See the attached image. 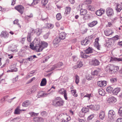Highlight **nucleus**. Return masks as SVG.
<instances>
[{
    "instance_id": "nucleus-1",
    "label": "nucleus",
    "mask_w": 122,
    "mask_h": 122,
    "mask_svg": "<svg viewBox=\"0 0 122 122\" xmlns=\"http://www.w3.org/2000/svg\"><path fill=\"white\" fill-rule=\"evenodd\" d=\"M48 46V43L44 41H42L41 43L37 44L35 46L36 51L38 52L41 51L44 48Z\"/></svg>"
},
{
    "instance_id": "nucleus-2",
    "label": "nucleus",
    "mask_w": 122,
    "mask_h": 122,
    "mask_svg": "<svg viewBox=\"0 0 122 122\" xmlns=\"http://www.w3.org/2000/svg\"><path fill=\"white\" fill-rule=\"evenodd\" d=\"M64 101L60 97L56 98L53 101V105L55 106L58 107L63 106Z\"/></svg>"
},
{
    "instance_id": "nucleus-3",
    "label": "nucleus",
    "mask_w": 122,
    "mask_h": 122,
    "mask_svg": "<svg viewBox=\"0 0 122 122\" xmlns=\"http://www.w3.org/2000/svg\"><path fill=\"white\" fill-rule=\"evenodd\" d=\"M106 12L107 15L108 17H111L114 14L113 9L109 7L107 8L106 10Z\"/></svg>"
},
{
    "instance_id": "nucleus-4",
    "label": "nucleus",
    "mask_w": 122,
    "mask_h": 122,
    "mask_svg": "<svg viewBox=\"0 0 122 122\" xmlns=\"http://www.w3.org/2000/svg\"><path fill=\"white\" fill-rule=\"evenodd\" d=\"M114 65L112 64H109L107 65L105 68V70L107 72L110 73H113V67Z\"/></svg>"
},
{
    "instance_id": "nucleus-5",
    "label": "nucleus",
    "mask_w": 122,
    "mask_h": 122,
    "mask_svg": "<svg viewBox=\"0 0 122 122\" xmlns=\"http://www.w3.org/2000/svg\"><path fill=\"white\" fill-rule=\"evenodd\" d=\"M15 8L21 14H23L24 10V7L20 5L15 6Z\"/></svg>"
},
{
    "instance_id": "nucleus-6",
    "label": "nucleus",
    "mask_w": 122,
    "mask_h": 122,
    "mask_svg": "<svg viewBox=\"0 0 122 122\" xmlns=\"http://www.w3.org/2000/svg\"><path fill=\"white\" fill-rule=\"evenodd\" d=\"M62 116V122H67L71 119L70 117L68 116L66 113L63 114Z\"/></svg>"
},
{
    "instance_id": "nucleus-7",
    "label": "nucleus",
    "mask_w": 122,
    "mask_h": 122,
    "mask_svg": "<svg viewBox=\"0 0 122 122\" xmlns=\"http://www.w3.org/2000/svg\"><path fill=\"white\" fill-rule=\"evenodd\" d=\"M63 64L62 62H59L55 64L54 65L52 66L51 67V69L49 71H51L53 70L58 68L60 67L63 66Z\"/></svg>"
},
{
    "instance_id": "nucleus-8",
    "label": "nucleus",
    "mask_w": 122,
    "mask_h": 122,
    "mask_svg": "<svg viewBox=\"0 0 122 122\" xmlns=\"http://www.w3.org/2000/svg\"><path fill=\"white\" fill-rule=\"evenodd\" d=\"M108 115V118L112 120L115 117L116 114L113 110H110L109 111Z\"/></svg>"
},
{
    "instance_id": "nucleus-9",
    "label": "nucleus",
    "mask_w": 122,
    "mask_h": 122,
    "mask_svg": "<svg viewBox=\"0 0 122 122\" xmlns=\"http://www.w3.org/2000/svg\"><path fill=\"white\" fill-rule=\"evenodd\" d=\"M60 39L59 38L57 37H56L53 41V44L54 47H56L59 45V43L60 41Z\"/></svg>"
},
{
    "instance_id": "nucleus-10",
    "label": "nucleus",
    "mask_w": 122,
    "mask_h": 122,
    "mask_svg": "<svg viewBox=\"0 0 122 122\" xmlns=\"http://www.w3.org/2000/svg\"><path fill=\"white\" fill-rule=\"evenodd\" d=\"M107 102L109 103H114L117 101L116 99L113 97H111L107 100Z\"/></svg>"
},
{
    "instance_id": "nucleus-11",
    "label": "nucleus",
    "mask_w": 122,
    "mask_h": 122,
    "mask_svg": "<svg viewBox=\"0 0 122 122\" xmlns=\"http://www.w3.org/2000/svg\"><path fill=\"white\" fill-rule=\"evenodd\" d=\"M49 94V93H45L43 91H39L38 92V95L37 97L38 98L42 97L47 96Z\"/></svg>"
},
{
    "instance_id": "nucleus-12",
    "label": "nucleus",
    "mask_w": 122,
    "mask_h": 122,
    "mask_svg": "<svg viewBox=\"0 0 122 122\" xmlns=\"http://www.w3.org/2000/svg\"><path fill=\"white\" fill-rule=\"evenodd\" d=\"M106 84V81H99L97 82V85L101 87L105 86Z\"/></svg>"
},
{
    "instance_id": "nucleus-13",
    "label": "nucleus",
    "mask_w": 122,
    "mask_h": 122,
    "mask_svg": "<svg viewBox=\"0 0 122 122\" xmlns=\"http://www.w3.org/2000/svg\"><path fill=\"white\" fill-rule=\"evenodd\" d=\"M105 12L104 9H101L100 10H97L96 12V14L98 16H100L103 14Z\"/></svg>"
},
{
    "instance_id": "nucleus-14",
    "label": "nucleus",
    "mask_w": 122,
    "mask_h": 122,
    "mask_svg": "<svg viewBox=\"0 0 122 122\" xmlns=\"http://www.w3.org/2000/svg\"><path fill=\"white\" fill-rule=\"evenodd\" d=\"M90 42L88 38H86L81 42V44L83 45L86 46Z\"/></svg>"
},
{
    "instance_id": "nucleus-15",
    "label": "nucleus",
    "mask_w": 122,
    "mask_h": 122,
    "mask_svg": "<svg viewBox=\"0 0 122 122\" xmlns=\"http://www.w3.org/2000/svg\"><path fill=\"white\" fill-rule=\"evenodd\" d=\"M99 39L98 38H97L95 40V41L94 43V46H95L98 50H100V46L99 44L98 41Z\"/></svg>"
},
{
    "instance_id": "nucleus-16",
    "label": "nucleus",
    "mask_w": 122,
    "mask_h": 122,
    "mask_svg": "<svg viewBox=\"0 0 122 122\" xmlns=\"http://www.w3.org/2000/svg\"><path fill=\"white\" fill-rule=\"evenodd\" d=\"M83 64L82 62L81 61H78L77 63V65L74 66L73 68L75 69H76L77 68H80L82 66Z\"/></svg>"
},
{
    "instance_id": "nucleus-17",
    "label": "nucleus",
    "mask_w": 122,
    "mask_h": 122,
    "mask_svg": "<svg viewBox=\"0 0 122 122\" xmlns=\"http://www.w3.org/2000/svg\"><path fill=\"white\" fill-rule=\"evenodd\" d=\"M91 63L94 66L98 65L100 63V62L98 60L95 59H93L91 61Z\"/></svg>"
},
{
    "instance_id": "nucleus-18",
    "label": "nucleus",
    "mask_w": 122,
    "mask_h": 122,
    "mask_svg": "<svg viewBox=\"0 0 122 122\" xmlns=\"http://www.w3.org/2000/svg\"><path fill=\"white\" fill-rule=\"evenodd\" d=\"M104 33L106 36H108L114 33V32L111 29H108L105 31Z\"/></svg>"
},
{
    "instance_id": "nucleus-19",
    "label": "nucleus",
    "mask_w": 122,
    "mask_h": 122,
    "mask_svg": "<svg viewBox=\"0 0 122 122\" xmlns=\"http://www.w3.org/2000/svg\"><path fill=\"white\" fill-rule=\"evenodd\" d=\"M121 91V89L119 88H116L113 90L112 91L113 94L115 95H117Z\"/></svg>"
},
{
    "instance_id": "nucleus-20",
    "label": "nucleus",
    "mask_w": 122,
    "mask_h": 122,
    "mask_svg": "<svg viewBox=\"0 0 122 122\" xmlns=\"http://www.w3.org/2000/svg\"><path fill=\"white\" fill-rule=\"evenodd\" d=\"M66 35V34L64 32H62L60 33L59 34V39L61 40H64L65 39Z\"/></svg>"
},
{
    "instance_id": "nucleus-21",
    "label": "nucleus",
    "mask_w": 122,
    "mask_h": 122,
    "mask_svg": "<svg viewBox=\"0 0 122 122\" xmlns=\"http://www.w3.org/2000/svg\"><path fill=\"white\" fill-rule=\"evenodd\" d=\"M9 34L5 31H3L0 34L1 36L4 38H7Z\"/></svg>"
},
{
    "instance_id": "nucleus-22",
    "label": "nucleus",
    "mask_w": 122,
    "mask_h": 122,
    "mask_svg": "<svg viewBox=\"0 0 122 122\" xmlns=\"http://www.w3.org/2000/svg\"><path fill=\"white\" fill-rule=\"evenodd\" d=\"M98 23L97 20H95L92 21L91 23L88 24V26L90 27H92Z\"/></svg>"
},
{
    "instance_id": "nucleus-23",
    "label": "nucleus",
    "mask_w": 122,
    "mask_h": 122,
    "mask_svg": "<svg viewBox=\"0 0 122 122\" xmlns=\"http://www.w3.org/2000/svg\"><path fill=\"white\" fill-rule=\"evenodd\" d=\"M30 104V101L28 100H26L23 102L22 104L23 106L27 107L29 106Z\"/></svg>"
},
{
    "instance_id": "nucleus-24",
    "label": "nucleus",
    "mask_w": 122,
    "mask_h": 122,
    "mask_svg": "<svg viewBox=\"0 0 122 122\" xmlns=\"http://www.w3.org/2000/svg\"><path fill=\"white\" fill-rule=\"evenodd\" d=\"M32 31L33 32H34L35 33H36V34L38 36L40 35L41 32V30L39 29H37L35 30H33Z\"/></svg>"
},
{
    "instance_id": "nucleus-25",
    "label": "nucleus",
    "mask_w": 122,
    "mask_h": 122,
    "mask_svg": "<svg viewBox=\"0 0 122 122\" xmlns=\"http://www.w3.org/2000/svg\"><path fill=\"white\" fill-rule=\"evenodd\" d=\"M99 117L101 120H103L105 117V113L104 112L102 111L99 114Z\"/></svg>"
},
{
    "instance_id": "nucleus-26",
    "label": "nucleus",
    "mask_w": 122,
    "mask_h": 122,
    "mask_svg": "<svg viewBox=\"0 0 122 122\" xmlns=\"http://www.w3.org/2000/svg\"><path fill=\"white\" fill-rule=\"evenodd\" d=\"M71 10V8L69 7H66L65 9V11L64 12V14L66 16L67 15L69 14Z\"/></svg>"
},
{
    "instance_id": "nucleus-27",
    "label": "nucleus",
    "mask_w": 122,
    "mask_h": 122,
    "mask_svg": "<svg viewBox=\"0 0 122 122\" xmlns=\"http://www.w3.org/2000/svg\"><path fill=\"white\" fill-rule=\"evenodd\" d=\"M93 49L90 47H89L88 48L85 50V52L86 54L91 53L92 52Z\"/></svg>"
},
{
    "instance_id": "nucleus-28",
    "label": "nucleus",
    "mask_w": 122,
    "mask_h": 122,
    "mask_svg": "<svg viewBox=\"0 0 122 122\" xmlns=\"http://www.w3.org/2000/svg\"><path fill=\"white\" fill-rule=\"evenodd\" d=\"M46 84V81L45 78H43L42 79L40 83L41 86H45Z\"/></svg>"
},
{
    "instance_id": "nucleus-29",
    "label": "nucleus",
    "mask_w": 122,
    "mask_h": 122,
    "mask_svg": "<svg viewBox=\"0 0 122 122\" xmlns=\"http://www.w3.org/2000/svg\"><path fill=\"white\" fill-rule=\"evenodd\" d=\"M99 93L100 95L104 96L105 94V92L102 88H100L99 90Z\"/></svg>"
},
{
    "instance_id": "nucleus-30",
    "label": "nucleus",
    "mask_w": 122,
    "mask_h": 122,
    "mask_svg": "<svg viewBox=\"0 0 122 122\" xmlns=\"http://www.w3.org/2000/svg\"><path fill=\"white\" fill-rule=\"evenodd\" d=\"M10 68L12 72L16 71H17V69L16 67V65L15 64L12 65L10 67Z\"/></svg>"
},
{
    "instance_id": "nucleus-31",
    "label": "nucleus",
    "mask_w": 122,
    "mask_h": 122,
    "mask_svg": "<svg viewBox=\"0 0 122 122\" xmlns=\"http://www.w3.org/2000/svg\"><path fill=\"white\" fill-rule=\"evenodd\" d=\"M122 9V8L121 5L118 4H117V8L116 9V11L117 12H120Z\"/></svg>"
},
{
    "instance_id": "nucleus-32",
    "label": "nucleus",
    "mask_w": 122,
    "mask_h": 122,
    "mask_svg": "<svg viewBox=\"0 0 122 122\" xmlns=\"http://www.w3.org/2000/svg\"><path fill=\"white\" fill-rule=\"evenodd\" d=\"M87 13V10L86 9H82L80 10L81 15H84Z\"/></svg>"
},
{
    "instance_id": "nucleus-33",
    "label": "nucleus",
    "mask_w": 122,
    "mask_h": 122,
    "mask_svg": "<svg viewBox=\"0 0 122 122\" xmlns=\"http://www.w3.org/2000/svg\"><path fill=\"white\" fill-rule=\"evenodd\" d=\"M71 92L72 94L74 97H77V94L76 93V91L75 89L71 90Z\"/></svg>"
},
{
    "instance_id": "nucleus-34",
    "label": "nucleus",
    "mask_w": 122,
    "mask_h": 122,
    "mask_svg": "<svg viewBox=\"0 0 122 122\" xmlns=\"http://www.w3.org/2000/svg\"><path fill=\"white\" fill-rule=\"evenodd\" d=\"M19 107H17L15 110L14 113L16 114H19L20 113V110L19 108Z\"/></svg>"
},
{
    "instance_id": "nucleus-35",
    "label": "nucleus",
    "mask_w": 122,
    "mask_h": 122,
    "mask_svg": "<svg viewBox=\"0 0 122 122\" xmlns=\"http://www.w3.org/2000/svg\"><path fill=\"white\" fill-rule=\"evenodd\" d=\"M35 119L39 122H43L44 120L43 118L39 117H36L35 118Z\"/></svg>"
},
{
    "instance_id": "nucleus-36",
    "label": "nucleus",
    "mask_w": 122,
    "mask_h": 122,
    "mask_svg": "<svg viewBox=\"0 0 122 122\" xmlns=\"http://www.w3.org/2000/svg\"><path fill=\"white\" fill-rule=\"evenodd\" d=\"M88 9L89 10H91V11H93L95 9L94 6L91 5H89L88 6Z\"/></svg>"
},
{
    "instance_id": "nucleus-37",
    "label": "nucleus",
    "mask_w": 122,
    "mask_h": 122,
    "mask_svg": "<svg viewBox=\"0 0 122 122\" xmlns=\"http://www.w3.org/2000/svg\"><path fill=\"white\" fill-rule=\"evenodd\" d=\"M32 39L31 35V33H28L27 36V40L29 42H30Z\"/></svg>"
},
{
    "instance_id": "nucleus-38",
    "label": "nucleus",
    "mask_w": 122,
    "mask_h": 122,
    "mask_svg": "<svg viewBox=\"0 0 122 122\" xmlns=\"http://www.w3.org/2000/svg\"><path fill=\"white\" fill-rule=\"evenodd\" d=\"M81 110L85 114V113L88 112L89 109L87 108L83 107L81 109Z\"/></svg>"
},
{
    "instance_id": "nucleus-39",
    "label": "nucleus",
    "mask_w": 122,
    "mask_h": 122,
    "mask_svg": "<svg viewBox=\"0 0 122 122\" xmlns=\"http://www.w3.org/2000/svg\"><path fill=\"white\" fill-rule=\"evenodd\" d=\"M81 57L83 58H86L89 56L86 55L85 53H83L82 52H81Z\"/></svg>"
},
{
    "instance_id": "nucleus-40",
    "label": "nucleus",
    "mask_w": 122,
    "mask_h": 122,
    "mask_svg": "<svg viewBox=\"0 0 122 122\" xmlns=\"http://www.w3.org/2000/svg\"><path fill=\"white\" fill-rule=\"evenodd\" d=\"M113 67V73H114L117 71L119 69V67L118 66H114V65Z\"/></svg>"
},
{
    "instance_id": "nucleus-41",
    "label": "nucleus",
    "mask_w": 122,
    "mask_h": 122,
    "mask_svg": "<svg viewBox=\"0 0 122 122\" xmlns=\"http://www.w3.org/2000/svg\"><path fill=\"white\" fill-rule=\"evenodd\" d=\"M48 2V0H41V4L43 6H45Z\"/></svg>"
},
{
    "instance_id": "nucleus-42",
    "label": "nucleus",
    "mask_w": 122,
    "mask_h": 122,
    "mask_svg": "<svg viewBox=\"0 0 122 122\" xmlns=\"http://www.w3.org/2000/svg\"><path fill=\"white\" fill-rule=\"evenodd\" d=\"M66 90L63 88H61L60 89L59 91V92L61 94H63L65 92H66Z\"/></svg>"
},
{
    "instance_id": "nucleus-43",
    "label": "nucleus",
    "mask_w": 122,
    "mask_h": 122,
    "mask_svg": "<svg viewBox=\"0 0 122 122\" xmlns=\"http://www.w3.org/2000/svg\"><path fill=\"white\" fill-rule=\"evenodd\" d=\"M56 17L58 20H60L62 18L61 14L60 13H58L56 15Z\"/></svg>"
},
{
    "instance_id": "nucleus-44",
    "label": "nucleus",
    "mask_w": 122,
    "mask_h": 122,
    "mask_svg": "<svg viewBox=\"0 0 122 122\" xmlns=\"http://www.w3.org/2000/svg\"><path fill=\"white\" fill-rule=\"evenodd\" d=\"M75 82L77 84L79 82V77L77 75H76L75 76Z\"/></svg>"
},
{
    "instance_id": "nucleus-45",
    "label": "nucleus",
    "mask_w": 122,
    "mask_h": 122,
    "mask_svg": "<svg viewBox=\"0 0 122 122\" xmlns=\"http://www.w3.org/2000/svg\"><path fill=\"white\" fill-rule=\"evenodd\" d=\"M12 112L11 110H8L5 112V114L6 116H8Z\"/></svg>"
},
{
    "instance_id": "nucleus-46",
    "label": "nucleus",
    "mask_w": 122,
    "mask_h": 122,
    "mask_svg": "<svg viewBox=\"0 0 122 122\" xmlns=\"http://www.w3.org/2000/svg\"><path fill=\"white\" fill-rule=\"evenodd\" d=\"M112 90V88L110 86L108 87L106 89L107 91L109 93L111 92Z\"/></svg>"
},
{
    "instance_id": "nucleus-47",
    "label": "nucleus",
    "mask_w": 122,
    "mask_h": 122,
    "mask_svg": "<svg viewBox=\"0 0 122 122\" xmlns=\"http://www.w3.org/2000/svg\"><path fill=\"white\" fill-rule=\"evenodd\" d=\"M18 22V19H16L13 21V23L14 24H17L19 27H21V25H20L19 23Z\"/></svg>"
},
{
    "instance_id": "nucleus-48",
    "label": "nucleus",
    "mask_w": 122,
    "mask_h": 122,
    "mask_svg": "<svg viewBox=\"0 0 122 122\" xmlns=\"http://www.w3.org/2000/svg\"><path fill=\"white\" fill-rule=\"evenodd\" d=\"M38 2L37 0H34L33 2L31 5L30 4H28V5H29L31 6V5H36L38 3Z\"/></svg>"
},
{
    "instance_id": "nucleus-49",
    "label": "nucleus",
    "mask_w": 122,
    "mask_h": 122,
    "mask_svg": "<svg viewBox=\"0 0 122 122\" xmlns=\"http://www.w3.org/2000/svg\"><path fill=\"white\" fill-rule=\"evenodd\" d=\"M54 27L53 25L51 24H47V27L49 29L52 28Z\"/></svg>"
},
{
    "instance_id": "nucleus-50",
    "label": "nucleus",
    "mask_w": 122,
    "mask_h": 122,
    "mask_svg": "<svg viewBox=\"0 0 122 122\" xmlns=\"http://www.w3.org/2000/svg\"><path fill=\"white\" fill-rule=\"evenodd\" d=\"M33 17V15L32 14H30V15H26L25 16V19L27 20H28V17H29L30 18H32Z\"/></svg>"
},
{
    "instance_id": "nucleus-51",
    "label": "nucleus",
    "mask_w": 122,
    "mask_h": 122,
    "mask_svg": "<svg viewBox=\"0 0 122 122\" xmlns=\"http://www.w3.org/2000/svg\"><path fill=\"white\" fill-rule=\"evenodd\" d=\"M118 113L121 117H122V107H121L119 110Z\"/></svg>"
},
{
    "instance_id": "nucleus-52",
    "label": "nucleus",
    "mask_w": 122,
    "mask_h": 122,
    "mask_svg": "<svg viewBox=\"0 0 122 122\" xmlns=\"http://www.w3.org/2000/svg\"><path fill=\"white\" fill-rule=\"evenodd\" d=\"M36 89H37L36 87L35 86H33L32 87V90L30 92L31 93L30 94L33 93L34 92L36 91Z\"/></svg>"
},
{
    "instance_id": "nucleus-53",
    "label": "nucleus",
    "mask_w": 122,
    "mask_h": 122,
    "mask_svg": "<svg viewBox=\"0 0 122 122\" xmlns=\"http://www.w3.org/2000/svg\"><path fill=\"white\" fill-rule=\"evenodd\" d=\"M41 114L42 116L45 117L47 116V113L46 112H41Z\"/></svg>"
},
{
    "instance_id": "nucleus-54",
    "label": "nucleus",
    "mask_w": 122,
    "mask_h": 122,
    "mask_svg": "<svg viewBox=\"0 0 122 122\" xmlns=\"http://www.w3.org/2000/svg\"><path fill=\"white\" fill-rule=\"evenodd\" d=\"M94 110H98L100 108V106L99 105H96L94 106Z\"/></svg>"
},
{
    "instance_id": "nucleus-55",
    "label": "nucleus",
    "mask_w": 122,
    "mask_h": 122,
    "mask_svg": "<svg viewBox=\"0 0 122 122\" xmlns=\"http://www.w3.org/2000/svg\"><path fill=\"white\" fill-rule=\"evenodd\" d=\"M94 117V114H92L90 115L88 117L87 119L89 120L92 119Z\"/></svg>"
},
{
    "instance_id": "nucleus-56",
    "label": "nucleus",
    "mask_w": 122,
    "mask_h": 122,
    "mask_svg": "<svg viewBox=\"0 0 122 122\" xmlns=\"http://www.w3.org/2000/svg\"><path fill=\"white\" fill-rule=\"evenodd\" d=\"M120 37L118 35H116L112 38V40H113L116 41L118 40Z\"/></svg>"
},
{
    "instance_id": "nucleus-57",
    "label": "nucleus",
    "mask_w": 122,
    "mask_h": 122,
    "mask_svg": "<svg viewBox=\"0 0 122 122\" xmlns=\"http://www.w3.org/2000/svg\"><path fill=\"white\" fill-rule=\"evenodd\" d=\"M117 80V79L116 78H112L110 79V81L112 83L115 82Z\"/></svg>"
},
{
    "instance_id": "nucleus-58",
    "label": "nucleus",
    "mask_w": 122,
    "mask_h": 122,
    "mask_svg": "<svg viewBox=\"0 0 122 122\" xmlns=\"http://www.w3.org/2000/svg\"><path fill=\"white\" fill-rule=\"evenodd\" d=\"M85 113L81 110V111L79 113V115L80 117H83L85 115Z\"/></svg>"
},
{
    "instance_id": "nucleus-59",
    "label": "nucleus",
    "mask_w": 122,
    "mask_h": 122,
    "mask_svg": "<svg viewBox=\"0 0 122 122\" xmlns=\"http://www.w3.org/2000/svg\"><path fill=\"white\" fill-rule=\"evenodd\" d=\"M49 34V32H48L44 35L43 36L44 38L45 39L48 38Z\"/></svg>"
},
{
    "instance_id": "nucleus-60",
    "label": "nucleus",
    "mask_w": 122,
    "mask_h": 122,
    "mask_svg": "<svg viewBox=\"0 0 122 122\" xmlns=\"http://www.w3.org/2000/svg\"><path fill=\"white\" fill-rule=\"evenodd\" d=\"M8 97V96H6L4 97L3 98H2L1 100V102L2 103H3L5 101V100Z\"/></svg>"
},
{
    "instance_id": "nucleus-61",
    "label": "nucleus",
    "mask_w": 122,
    "mask_h": 122,
    "mask_svg": "<svg viewBox=\"0 0 122 122\" xmlns=\"http://www.w3.org/2000/svg\"><path fill=\"white\" fill-rule=\"evenodd\" d=\"M87 107H89V108L92 110H94V106L93 105H91L89 106H87Z\"/></svg>"
},
{
    "instance_id": "nucleus-62",
    "label": "nucleus",
    "mask_w": 122,
    "mask_h": 122,
    "mask_svg": "<svg viewBox=\"0 0 122 122\" xmlns=\"http://www.w3.org/2000/svg\"><path fill=\"white\" fill-rule=\"evenodd\" d=\"M30 114L31 116H37L38 114V113H36L34 112H32L30 113Z\"/></svg>"
},
{
    "instance_id": "nucleus-63",
    "label": "nucleus",
    "mask_w": 122,
    "mask_h": 122,
    "mask_svg": "<svg viewBox=\"0 0 122 122\" xmlns=\"http://www.w3.org/2000/svg\"><path fill=\"white\" fill-rule=\"evenodd\" d=\"M92 2L91 0H86L85 2V3L86 5L90 4Z\"/></svg>"
},
{
    "instance_id": "nucleus-64",
    "label": "nucleus",
    "mask_w": 122,
    "mask_h": 122,
    "mask_svg": "<svg viewBox=\"0 0 122 122\" xmlns=\"http://www.w3.org/2000/svg\"><path fill=\"white\" fill-rule=\"evenodd\" d=\"M98 73L96 70H95L93 72H92V74L94 75H97Z\"/></svg>"
}]
</instances>
